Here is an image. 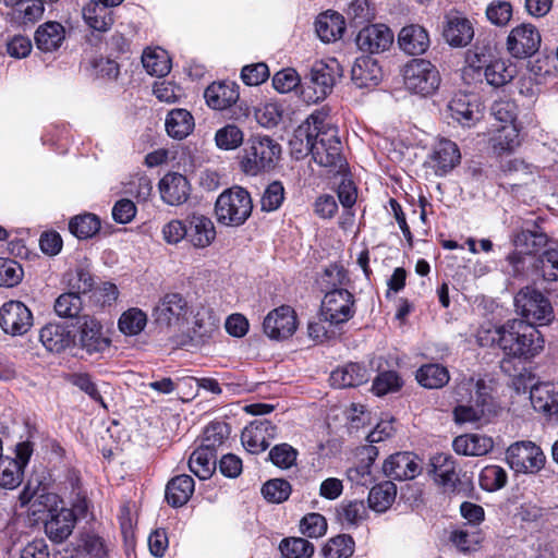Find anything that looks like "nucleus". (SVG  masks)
Masks as SVG:
<instances>
[{"label": "nucleus", "instance_id": "nucleus-1", "mask_svg": "<svg viewBox=\"0 0 558 558\" xmlns=\"http://www.w3.org/2000/svg\"><path fill=\"white\" fill-rule=\"evenodd\" d=\"M544 338L541 331L532 324L523 319L506 322V335L502 341L504 359L500 361V369L506 375L513 377V385L520 389L518 381L524 375L519 371L517 360H531L544 349Z\"/></svg>", "mask_w": 558, "mask_h": 558}, {"label": "nucleus", "instance_id": "nucleus-2", "mask_svg": "<svg viewBox=\"0 0 558 558\" xmlns=\"http://www.w3.org/2000/svg\"><path fill=\"white\" fill-rule=\"evenodd\" d=\"M504 271L514 280L538 282L558 281V243L553 242L537 256L511 252L506 257Z\"/></svg>", "mask_w": 558, "mask_h": 558}, {"label": "nucleus", "instance_id": "nucleus-3", "mask_svg": "<svg viewBox=\"0 0 558 558\" xmlns=\"http://www.w3.org/2000/svg\"><path fill=\"white\" fill-rule=\"evenodd\" d=\"M458 401L468 396L470 404H459L453 410L454 421L459 424L487 422L493 413L489 387L482 378L464 377L456 387Z\"/></svg>", "mask_w": 558, "mask_h": 558}, {"label": "nucleus", "instance_id": "nucleus-4", "mask_svg": "<svg viewBox=\"0 0 558 558\" xmlns=\"http://www.w3.org/2000/svg\"><path fill=\"white\" fill-rule=\"evenodd\" d=\"M312 121L319 126L312 150L314 161L320 167L339 172L343 169L345 161L342 156L338 129L327 122V114L324 112H313Z\"/></svg>", "mask_w": 558, "mask_h": 558}, {"label": "nucleus", "instance_id": "nucleus-5", "mask_svg": "<svg viewBox=\"0 0 558 558\" xmlns=\"http://www.w3.org/2000/svg\"><path fill=\"white\" fill-rule=\"evenodd\" d=\"M253 203L250 193L240 186L222 192L215 204L218 222L225 226H242L251 216Z\"/></svg>", "mask_w": 558, "mask_h": 558}, {"label": "nucleus", "instance_id": "nucleus-6", "mask_svg": "<svg viewBox=\"0 0 558 558\" xmlns=\"http://www.w3.org/2000/svg\"><path fill=\"white\" fill-rule=\"evenodd\" d=\"M280 154V145L271 137L252 136L244 148L241 168L246 174L256 175L262 171L272 169Z\"/></svg>", "mask_w": 558, "mask_h": 558}, {"label": "nucleus", "instance_id": "nucleus-7", "mask_svg": "<svg viewBox=\"0 0 558 558\" xmlns=\"http://www.w3.org/2000/svg\"><path fill=\"white\" fill-rule=\"evenodd\" d=\"M514 306L524 322L547 325L554 319V308L548 296L533 284L521 288L514 295Z\"/></svg>", "mask_w": 558, "mask_h": 558}, {"label": "nucleus", "instance_id": "nucleus-8", "mask_svg": "<svg viewBox=\"0 0 558 558\" xmlns=\"http://www.w3.org/2000/svg\"><path fill=\"white\" fill-rule=\"evenodd\" d=\"M403 81L408 90L425 97L438 89L441 78L430 61L413 59L403 69Z\"/></svg>", "mask_w": 558, "mask_h": 558}, {"label": "nucleus", "instance_id": "nucleus-9", "mask_svg": "<svg viewBox=\"0 0 558 558\" xmlns=\"http://www.w3.org/2000/svg\"><path fill=\"white\" fill-rule=\"evenodd\" d=\"M190 306L185 298L177 292L166 293L153 310V319L160 328L180 329L187 320Z\"/></svg>", "mask_w": 558, "mask_h": 558}, {"label": "nucleus", "instance_id": "nucleus-10", "mask_svg": "<svg viewBox=\"0 0 558 558\" xmlns=\"http://www.w3.org/2000/svg\"><path fill=\"white\" fill-rule=\"evenodd\" d=\"M510 468L517 473L534 474L545 464L546 457L542 449L532 441H517L506 451Z\"/></svg>", "mask_w": 558, "mask_h": 558}, {"label": "nucleus", "instance_id": "nucleus-11", "mask_svg": "<svg viewBox=\"0 0 558 558\" xmlns=\"http://www.w3.org/2000/svg\"><path fill=\"white\" fill-rule=\"evenodd\" d=\"M354 296L347 289H333L322 301L320 316L331 325L349 322L355 314Z\"/></svg>", "mask_w": 558, "mask_h": 558}, {"label": "nucleus", "instance_id": "nucleus-12", "mask_svg": "<svg viewBox=\"0 0 558 558\" xmlns=\"http://www.w3.org/2000/svg\"><path fill=\"white\" fill-rule=\"evenodd\" d=\"M514 75V66L501 59L492 61L485 68L469 64L462 71V78L466 84L482 82L485 77L487 84L493 87L505 86L513 80Z\"/></svg>", "mask_w": 558, "mask_h": 558}, {"label": "nucleus", "instance_id": "nucleus-13", "mask_svg": "<svg viewBox=\"0 0 558 558\" xmlns=\"http://www.w3.org/2000/svg\"><path fill=\"white\" fill-rule=\"evenodd\" d=\"M542 37L538 29L530 23L512 28L507 38V50L517 59L535 54L541 47Z\"/></svg>", "mask_w": 558, "mask_h": 558}, {"label": "nucleus", "instance_id": "nucleus-14", "mask_svg": "<svg viewBox=\"0 0 558 558\" xmlns=\"http://www.w3.org/2000/svg\"><path fill=\"white\" fill-rule=\"evenodd\" d=\"M342 75V69L337 59L316 61L310 71V81L313 85L315 96L308 98L317 102L331 93L336 80Z\"/></svg>", "mask_w": 558, "mask_h": 558}, {"label": "nucleus", "instance_id": "nucleus-15", "mask_svg": "<svg viewBox=\"0 0 558 558\" xmlns=\"http://www.w3.org/2000/svg\"><path fill=\"white\" fill-rule=\"evenodd\" d=\"M19 501L21 507L27 506L33 515H38V519H41L40 513L48 512L50 514L57 511L59 497L57 494L48 492L40 482L37 481L34 485L29 481L20 493Z\"/></svg>", "mask_w": 558, "mask_h": 558}, {"label": "nucleus", "instance_id": "nucleus-16", "mask_svg": "<svg viewBox=\"0 0 558 558\" xmlns=\"http://www.w3.org/2000/svg\"><path fill=\"white\" fill-rule=\"evenodd\" d=\"M33 314L21 301H9L0 307V327L11 336H23L33 326Z\"/></svg>", "mask_w": 558, "mask_h": 558}, {"label": "nucleus", "instance_id": "nucleus-17", "mask_svg": "<svg viewBox=\"0 0 558 558\" xmlns=\"http://www.w3.org/2000/svg\"><path fill=\"white\" fill-rule=\"evenodd\" d=\"M296 328V314L289 305H281L270 311L263 323L264 332L274 340L290 338Z\"/></svg>", "mask_w": 558, "mask_h": 558}, {"label": "nucleus", "instance_id": "nucleus-18", "mask_svg": "<svg viewBox=\"0 0 558 558\" xmlns=\"http://www.w3.org/2000/svg\"><path fill=\"white\" fill-rule=\"evenodd\" d=\"M511 240L515 247L513 252L529 256H537L554 242L538 225L529 222L514 231Z\"/></svg>", "mask_w": 558, "mask_h": 558}, {"label": "nucleus", "instance_id": "nucleus-19", "mask_svg": "<svg viewBox=\"0 0 558 558\" xmlns=\"http://www.w3.org/2000/svg\"><path fill=\"white\" fill-rule=\"evenodd\" d=\"M278 428L268 420H255L246 426L241 435L244 448L251 453L265 451L277 437Z\"/></svg>", "mask_w": 558, "mask_h": 558}, {"label": "nucleus", "instance_id": "nucleus-20", "mask_svg": "<svg viewBox=\"0 0 558 558\" xmlns=\"http://www.w3.org/2000/svg\"><path fill=\"white\" fill-rule=\"evenodd\" d=\"M393 43V33L385 24H373L363 27L356 36L357 47L368 53L387 50Z\"/></svg>", "mask_w": 558, "mask_h": 558}, {"label": "nucleus", "instance_id": "nucleus-21", "mask_svg": "<svg viewBox=\"0 0 558 558\" xmlns=\"http://www.w3.org/2000/svg\"><path fill=\"white\" fill-rule=\"evenodd\" d=\"M78 341L81 348L88 354L104 352L110 344L109 339L102 333L100 323L89 315L81 317Z\"/></svg>", "mask_w": 558, "mask_h": 558}, {"label": "nucleus", "instance_id": "nucleus-22", "mask_svg": "<svg viewBox=\"0 0 558 558\" xmlns=\"http://www.w3.org/2000/svg\"><path fill=\"white\" fill-rule=\"evenodd\" d=\"M418 458L412 452H397L386 459L383 470L386 476L396 481L415 478L420 472Z\"/></svg>", "mask_w": 558, "mask_h": 558}, {"label": "nucleus", "instance_id": "nucleus-23", "mask_svg": "<svg viewBox=\"0 0 558 558\" xmlns=\"http://www.w3.org/2000/svg\"><path fill=\"white\" fill-rule=\"evenodd\" d=\"M381 68L378 62L369 56L357 58L352 65L351 81L356 88H375L381 82Z\"/></svg>", "mask_w": 558, "mask_h": 558}, {"label": "nucleus", "instance_id": "nucleus-24", "mask_svg": "<svg viewBox=\"0 0 558 558\" xmlns=\"http://www.w3.org/2000/svg\"><path fill=\"white\" fill-rule=\"evenodd\" d=\"M190 183L187 179L178 172H169L159 182L161 199L171 206L185 203L190 196Z\"/></svg>", "mask_w": 558, "mask_h": 558}, {"label": "nucleus", "instance_id": "nucleus-25", "mask_svg": "<svg viewBox=\"0 0 558 558\" xmlns=\"http://www.w3.org/2000/svg\"><path fill=\"white\" fill-rule=\"evenodd\" d=\"M187 241L196 248L209 246L216 238V230L210 218L192 214L186 218Z\"/></svg>", "mask_w": 558, "mask_h": 558}, {"label": "nucleus", "instance_id": "nucleus-26", "mask_svg": "<svg viewBox=\"0 0 558 558\" xmlns=\"http://www.w3.org/2000/svg\"><path fill=\"white\" fill-rule=\"evenodd\" d=\"M239 86L234 82L223 81L211 83L204 93L208 107L214 110H225L239 99Z\"/></svg>", "mask_w": 558, "mask_h": 558}, {"label": "nucleus", "instance_id": "nucleus-27", "mask_svg": "<svg viewBox=\"0 0 558 558\" xmlns=\"http://www.w3.org/2000/svg\"><path fill=\"white\" fill-rule=\"evenodd\" d=\"M75 521L72 510L66 508L57 509L45 521V532L52 542L62 543L72 534Z\"/></svg>", "mask_w": 558, "mask_h": 558}, {"label": "nucleus", "instance_id": "nucleus-28", "mask_svg": "<svg viewBox=\"0 0 558 558\" xmlns=\"http://www.w3.org/2000/svg\"><path fill=\"white\" fill-rule=\"evenodd\" d=\"M460 159L461 154L458 145L446 138L437 143L430 156L433 168L437 175H444L450 172L459 165Z\"/></svg>", "mask_w": 558, "mask_h": 558}, {"label": "nucleus", "instance_id": "nucleus-29", "mask_svg": "<svg viewBox=\"0 0 558 558\" xmlns=\"http://www.w3.org/2000/svg\"><path fill=\"white\" fill-rule=\"evenodd\" d=\"M318 125L312 121V114L301 123L293 132L289 141L291 155L295 159H303L308 154L312 155L313 145L318 130Z\"/></svg>", "mask_w": 558, "mask_h": 558}, {"label": "nucleus", "instance_id": "nucleus-30", "mask_svg": "<svg viewBox=\"0 0 558 558\" xmlns=\"http://www.w3.org/2000/svg\"><path fill=\"white\" fill-rule=\"evenodd\" d=\"M530 399L535 411L547 415L558 413V383H539L533 385Z\"/></svg>", "mask_w": 558, "mask_h": 558}, {"label": "nucleus", "instance_id": "nucleus-31", "mask_svg": "<svg viewBox=\"0 0 558 558\" xmlns=\"http://www.w3.org/2000/svg\"><path fill=\"white\" fill-rule=\"evenodd\" d=\"M452 447L456 453L466 457H482L494 448L492 437L482 434H463L453 439Z\"/></svg>", "mask_w": 558, "mask_h": 558}, {"label": "nucleus", "instance_id": "nucleus-32", "mask_svg": "<svg viewBox=\"0 0 558 558\" xmlns=\"http://www.w3.org/2000/svg\"><path fill=\"white\" fill-rule=\"evenodd\" d=\"M64 39L65 28L62 24L54 21H48L39 25L34 35L35 45L43 52L58 50Z\"/></svg>", "mask_w": 558, "mask_h": 558}, {"label": "nucleus", "instance_id": "nucleus-33", "mask_svg": "<svg viewBox=\"0 0 558 558\" xmlns=\"http://www.w3.org/2000/svg\"><path fill=\"white\" fill-rule=\"evenodd\" d=\"M39 340L49 352L60 353L74 342V336L65 325L48 324L40 329Z\"/></svg>", "mask_w": 558, "mask_h": 558}, {"label": "nucleus", "instance_id": "nucleus-34", "mask_svg": "<svg viewBox=\"0 0 558 558\" xmlns=\"http://www.w3.org/2000/svg\"><path fill=\"white\" fill-rule=\"evenodd\" d=\"M369 379V373L364 365L359 363H348L331 372L329 380L335 388L357 387Z\"/></svg>", "mask_w": 558, "mask_h": 558}, {"label": "nucleus", "instance_id": "nucleus-35", "mask_svg": "<svg viewBox=\"0 0 558 558\" xmlns=\"http://www.w3.org/2000/svg\"><path fill=\"white\" fill-rule=\"evenodd\" d=\"M435 482L447 490H453L459 482L453 458L447 453H437L430 460Z\"/></svg>", "mask_w": 558, "mask_h": 558}, {"label": "nucleus", "instance_id": "nucleus-36", "mask_svg": "<svg viewBox=\"0 0 558 558\" xmlns=\"http://www.w3.org/2000/svg\"><path fill=\"white\" fill-rule=\"evenodd\" d=\"M83 17L86 24L97 32H107L113 24L111 7L100 0H90L83 8Z\"/></svg>", "mask_w": 558, "mask_h": 558}, {"label": "nucleus", "instance_id": "nucleus-37", "mask_svg": "<svg viewBox=\"0 0 558 558\" xmlns=\"http://www.w3.org/2000/svg\"><path fill=\"white\" fill-rule=\"evenodd\" d=\"M400 48L412 56L421 54L426 51L429 45L427 32L420 25L404 26L398 36Z\"/></svg>", "mask_w": 558, "mask_h": 558}, {"label": "nucleus", "instance_id": "nucleus-38", "mask_svg": "<svg viewBox=\"0 0 558 558\" xmlns=\"http://www.w3.org/2000/svg\"><path fill=\"white\" fill-rule=\"evenodd\" d=\"M194 488L193 477L187 474L177 475L166 486V500L173 508L182 507L192 497Z\"/></svg>", "mask_w": 558, "mask_h": 558}, {"label": "nucleus", "instance_id": "nucleus-39", "mask_svg": "<svg viewBox=\"0 0 558 558\" xmlns=\"http://www.w3.org/2000/svg\"><path fill=\"white\" fill-rule=\"evenodd\" d=\"M315 27L318 37L324 43H330L342 37L345 31V23L341 14L327 11L318 15Z\"/></svg>", "mask_w": 558, "mask_h": 558}, {"label": "nucleus", "instance_id": "nucleus-40", "mask_svg": "<svg viewBox=\"0 0 558 558\" xmlns=\"http://www.w3.org/2000/svg\"><path fill=\"white\" fill-rule=\"evenodd\" d=\"M165 125L170 137L183 140L192 133L195 122L190 111L177 108L168 113Z\"/></svg>", "mask_w": 558, "mask_h": 558}, {"label": "nucleus", "instance_id": "nucleus-41", "mask_svg": "<svg viewBox=\"0 0 558 558\" xmlns=\"http://www.w3.org/2000/svg\"><path fill=\"white\" fill-rule=\"evenodd\" d=\"M473 36V26L465 17H450L444 28L445 39L449 45L454 47L466 46L472 40Z\"/></svg>", "mask_w": 558, "mask_h": 558}, {"label": "nucleus", "instance_id": "nucleus-42", "mask_svg": "<svg viewBox=\"0 0 558 558\" xmlns=\"http://www.w3.org/2000/svg\"><path fill=\"white\" fill-rule=\"evenodd\" d=\"M190 471L199 480H207L216 469V452L199 446L189 459Z\"/></svg>", "mask_w": 558, "mask_h": 558}, {"label": "nucleus", "instance_id": "nucleus-43", "mask_svg": "<svg viewBox=\"0 0 558 558\" xmlns=\"http://www.w3.org/2000/svg\"><path fill=\"white\" fill-rule=\"evenodd\" d=\"M45 8L43 0H20L10 13L11 22L26 26L41 19Z\"/></svg>", "mask_w": 558, "mask_h": 558}, {"label": "nucleus", "instance_id": "nucleus-44", "mask_svg": "<svg viewBox=\"0 0 558 558\" xmlns=\"http://www.w3.org/2000/svg\"><path fill=\"white\" fill-rule=\"evenodd\" d=\"M416 380L428 389H439L448 384L449 371L440 364H425L416 371Z\"/></svg>", "mask_w": 558, "mask_h": 558}, {"label": "nucleus", "instance_id": "nucleus-45", "mask_svg": "<svg viewBox=\"0 0 558 558\" xmlns=\"http://www.w3.org/2000/svg\"><path fill=\"white\" fill-rule=\"evenodd\" d=\"M397 496V486L391 481H385L374 486L368 494L369 508L384 512L391 507Z\"/></svg>", "mask_w": 558, "mask_h": 558}, {"label": "nucleus", "instance_id": "nucleus-46", "mask_svg": "<svg viewBox=\"0 0 558 558\" xmlns=\"http://www.w3.org/2000/svg\"><path fill=\"white\" fill-rule=\"evenodd\" d=\"M220 322L210 311H201L195 315L192 332L201 342H207L219 332Z\"/></svg>", "mask_w": 558, "mask_h": 558}, {"label": "nucleus", "instance_id": "nucleus-47", "mask_svg": "<svg viewBox=\"0 0 558 558\" xmlns=\"http://www.w3.org/2000/svg\"><path fill=\"white\" fill-rule=\"evenodd\" d=\"M142 63L147 73L156 76H166L171 70V61L166 50H145L142 56Z\"/></svg>", "mask_w": 558, "mask_h": 558}, {"label": "nucleus", "instance_id": "nucleus-48", "mask_svg": "<svg viewBox=\"0 0 558 558\" xmlns=\"http://www.w3.org/2000/svg\"><path fill=\"white\" fill-rule=\"evenodd\" d=\"M69 229L77 239H89L100 230V220L89 213L77 215L70 220Z\"/></svg>", "mask_w": 558, "mask_h": 558}, {"label": "nucleus", "instance_id": "nucleus-49", "mask_svg": "<svg viewBox=\"0 0 558 558\" xmlns=\"http://www.w3.org/2000/svg\"><path fill=\"white\" fill-rule=\"evenodd\" d=\"M448 110L452 119L462 125L471 126L477 120V111L474 110L465 95H456L449 101Z\"/></svg>", "mask_w": 558, "mask_h": 558}, {"label": "nucleus", "instance_id": "nucleus-50", "mask_svg": "<svg viewBox=\"0 0 558 558\" xmlns=\"http://www.w3.org/2000/svg\"><path fill=\"white\" fill-rule=\"evenodd\" d=\"M243 131L235 124L229 123L218 129L215 134V143L219 149L233 150L242 145Z\"/></svg>", "mask_w": 558, "mask_h": 558}, {"label": "nucleus", "instance_id": "nucleus-51", "mask_svg": "<svg viewBox=\"0 0 558 558\" xmlns=\"http://www.w3.org/2000/svg\"><path fill=\"white\" fill-rule=\"evenodd\" d=\"M354 539L348 534L330 538L323 548L326 558H349L354 553Z\"/></svg>", "mask_w": 558, "mask_h": 558}, {"label": "nucleus", "instance_id": "nucleus-52", "mask_svg": "<svg viewBox=\"0 0 558 558\" xmlns=\"http://www.w3.org/2000/svg\"><path fill=\"white\" fill-rule=\"evenodd\" d=\"M24 469L12 458H0V486L13 489L17 487L23 480Z\"/></svg>", "mask_w": 558, "mask_h": 558}, {"label": "nucleus", "instance_id": "nucleus-53", "mask_svg": "<svg viewBox=\"0 0 558 558\" xmlns=\"http://www.w3.org/2000/svg\"><path fill=\"white\" fill-rule=\"evenodd\" d=\"M279 549L284 558H310L314 546L302 537H289L281 541Z\"/></svg>", "mask_w": 558, "mask_h": 558}, {"label": "nucleus", "instance_id": "nucleus-54", "mask_svg": "<svg viewBox=\"0 0 558 558\" xmlns=\"http://www.w3.org/2000/svg\"><path fill=\"white\" fill-rule=\"evenodd\" d=\"M147 316L140 308H130L119 319V329L124 335H138L146 326Z\"/></svg>", "mask_w": 558, "mask_h": 558}, {"label": "nucleus", "instance_id": "nucleus-55", "mask_svg": "<svg viewBox=\"0 0 558 558\" xmlns=\"http://www.w3.org/2000/svg\"><path fill=\"white\" fill-rule=\"evenodd\" d=\"M480 485L487 492L502 488L508 481L507 472L499 465H487L480 473Z\"/></svg>", "mask_w": 558, "mask_h": 558}, {"label": "nucleus", "instance_id": "nucleus-56", "mask_svg": "<svg viewBox=\"0 0 558 558\" xmlns=\"http://www.w3.org/2000/svg\"><path fill=\"white\" fill-rule=\"evenodd\" d=\"M492 142L494 150L498 154L511 151L520 144L519 133L514 125H504L494 135Z\"/></svg>", "mask_w": 558, "mask_h": 558}, {"label": "nucleus", "instance_id": "nucleus-57", "mask_svg": "<svg viewBox=\"0 0 558 558\" xmlns=\"http://www.w3.org/2000/svg\"><path fill=\"white\" fill-rule=\"evenodd\" d=\"M229 434L230 429L228 424L223 422H213L206 426L201 446L216 452V449L225 442Z\"/></svg>", "mask_w": 558, "mask_h": 558}, {"label": "nucleus", "instance_id": "nucleus-58", "mask_svg": "<svg viewBox=\"0 0 558 558\" xmlns=\"http://www.w3.org/2000/svg\"><path fill=\"white\" fill-rule=\"evenodd\" d=\"M291 485L283 478H274L266 482L262 487L264 498L272 504L286 501L291 494Z\"/></svg>", "mask_w": 558, "mask_h": 558}, {"label": "nucleus", "instance_id": "nucleus-59", "mask_svg": "<svg viewBox=\"0 0 558 558\" xmlns=\"http://www.w3.org/2000/svg\"><path fill=\"white\" fill-rule=\"evenodd\" d=\"M82 299L75 292H66L59 295L54 302V311L58 316L65 318L77 317L82 311Z\"/></svg>", "mask_w": 558, "mask_h": 558}, {"label": "nucleus", "instance_id": "nucleus-60", "mask_svg": "<svg viewBox=\"0 0 558 558\" xmlns=\"http://www.w3.org/2000/svg\"><path fill=\"white\" fill-rule=\"evenodd\" d=\"M65 278L71 292L81 295L93 290L94 278L92 274L83 267H77L75 270L69 271Z\"/></svg>", "mask_w": 558, "mask_h": 558}, {"label": "nucleus", "instance_id": "nucleus-61", "mask_svg": "<svg viewBox=\"0 0 558 558\" xmlns=\"http://www.w3.org/2000/svg\"><path fill=\"white\" fill-rule=\"evenodd\" d=\"M402 379L397 372L387 371L379 373L373 381L372 390L376 396H385L396 392L402 387Z\"/></svg>", "mask_w": 558, "mask_h": 558}, {"label": "nucleus", "instance_id": "nucleus-62", "mask_svg": "<svg viewBox=\"0 0 558 558\" xmlns=\"http://www.w3.org/2000/svg\"><path fill=\"white\" fill-rule=\"evenodd\" d=\"M23 268L14 259L0 258V286L15 287L23 279Z\"/></svg>", "mask_w": 558, "mask_h": 558}, {"label": "nucleus", "instance_id": "nucleus-63", "mask_svg": "<svg viewBox=\"0 0 558 558\" xmlns=\"http://www.w3.org/2000/svg\"><path fill=\"white\" fill-rule=\"evenodd\" d=\"M284 199V187L281 182H271L264 191L260 198V208L263 211L277 210Z\"/></svg>", "mask_w": 558, "mask_h": 558}, {"label": "nucleus", "instance_id": "nucleus-64", "mask_svg": "<svg viewBox=\"0 0 558 558\" xmlns=\"http://www.w3.org/2000/svg\"><path fill=\"white\" fill-rule=\"evenodd\" d=\"M298 451L289 444H279L269 451V460L280 469H289L295 464Z\"/></svg>", "mask_w": 558, "mask_h": 558}]
</instances>
